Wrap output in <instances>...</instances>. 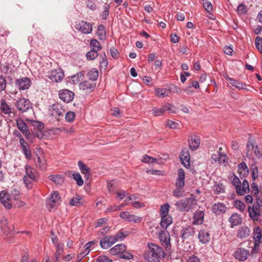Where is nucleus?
<instances>
[{"mask_svg":"<svg viewBox=\"0 0 262 262\" xmlns=\"http://www.w3.org/2000/svg\"><path fill=\"white\" fill-rule=\"evenodd\" d=\"M49 179L57 185H61L64 180L63 177L60 174L50 175Z\"/></svg>","mask_w":262,"mask_h":262,"instance_id":"34","label":"nucleus"},{"mask_svg":"<svg viewBox=\"0 0 262 262\" xmlns=\"http://www.w3.org/2000/svg\"><path fill=\"white\" fill-rule=\"evenodd\" d=\"M142 162L145 163H154L157 162V159L152 157H150L147 155L143 156L141 160Z\"/></svg>","mask_w":262,"mask_h":262,"instance_id":"54","label":"nucleus"},{"mask_svg":"<svg viewBox=\"0 0 262 262\" xmlns=\"http://www.w3.org/2000/svg\"><path fill=\"white\" fill-rule=\"evenodd\" d=\"M119 257L122 259L130 260L133 258V255L131 253L126 252L125 250L124 252L120 253Z\"/></svg>","mask_w":262,"mask_h":262,"instance_id":"58","label":"nucleus"},{"mask_svg":"<svg viewBox=\"0 0 262 262\" xmlns=\"http://www.w3.org/2000/svg\"><path fill=\"white\" fill-rule=\"evenodd\" d=\"M203 6L208 12H210L213 11L212 5L211 4V2L208 1H204Z\"/></svg>","mask_w":262,"mask_h":262,"instance_id":"62","label":"nucleus"},{"mask_svg":"<svg viewBox=\"0 0 262 262\" xmlns=\"http://www.w3.org/2000/svg\"><path fill=\"white\" fill-rule=\"evenodd\" d=\"M238 172L241 179L248 176L249 170L245 162H243L238 165Z\"/></svg>","mask_w":262,"mask_h":262,"instance_id":"27","label":"nucleus"},{"mask_svg":"<svg viewBox=\"0 0 262 262\" xmlns=\"http://www.w3.org/2000/svg\"><path fill=\"white\" fill-rule=\"evenodd\" d=\"M250 191L249 184L247 180L244 179L241 184V187L239 190H238V195H244L245 194L248 193Z\"/></svg>","mask_w":262,"mask_h":262,"instance_id":"31","label":"nucleus"},{"mask_svg":"<svg viewBox=\"0 0 262 262\" xmlns=\"http://www.w3.org/2000/svg\"><path fill=\"white\" fill-rule=\"evenodd\" d=\"M232 184L235 187L236 192L237 194V192H238V190H239L241 187V182L239 179L234 174L232 180Z\"/></svg>","mask_w":262,"mask_h":262,"instance_id":"46","label":"nucleus"},{"mask_svg":"<svg viewBox=\"0 0 262 262\" xmlns=\"http://www.w3.org/2000/svg\"><path fill=\"white\" fill-rule=\"evenodd\" d=\"M246 148L247 150V154L251 150H253L254 154L257 158H259L260 157H261V153L258 150V146L257 145H255L254 140L252 139L251 137L248 138L247 143L246 145Z\"/></svg>","mask_w":262,"mask_h":262,"instance_id":"11","label":"nucleus"},{"mask_svg":"<svg viewBox=\"0 0 262 262\" xmlns=\"http://www.w3.org/2000/svg\"><path fill=\"white\" fill-rule=\"evenodd\" d=\"M98 56V52H97L95 50H91L90 51H89L86 54V58L88 60H94L96 58H97Z\"/></svg>","mask_w":262,"mask_h":262,"instance_id":"52","label":"nucleus"},{"mask_svg":"<svg viewBox=\"0 0 262 262\" xmlns=\"http://www.w3.org/2000/svg\"><path fill=\"white\" fill-rule=\"evenodd\" d=\"M125 250L126 246L124 244H120L116 245L114 247L111 248L109 250V252L111 255H118L119 256L120 255V253H121L123 252H124Z\"/></svg>","mask_w":262,"mask_h":262,"instance_id":"24","label":"nucleus"},{"mask_svg":"<svg viewBox=\"0 0 262 262\" xmlns=\"http://www.w3.org/2000/svg\"><path fill=\"white\" fill-rule=\"evenodd\" d=\"M1 227L4 232H9L11 231L10 228L8 226V221L6 217L3 216L0 221Z\"/></svg>","mask_w":262,"mask_h":262,"instance_id":"35","label":"nucleus"},{"mask_svg":"<svg viewBox=\"0 0 262 262\" xmlns=\"http://www.w3.org/2000/svg\"><path fill=\"white\" fill-rule=\"evenodd\" d=\"M227 208L223 203L217 202L213 205L212 211L216 215H222L226 212Z\"/></svg>","mask_w":262,"mask_h":262,"instance_id":"14","label":"nucleus"},{"mask_svg":"<svg viewBox=\"0 0 262 262\" xmlns=\"http://www.w3.org/2000/svg\"><path fill=\"white\" fill-rule=\"evenodd\" d=\"M31 84V79L27 77L19 78L15 80V86L19 90H27L30 87Z\"/></svg>","mask_w":262,"mask_h":262,"instance_id":"7","label":"nucleus"},{"mask_svg":"<svg viewBox=\"0 0 262 262\" xmlns=\"http://www.w3.org/2000/svg\"><path fill=\"white\" fill-rule=\"evenodd\" d=\"M156 94L160 97H164L168 96L167 90L165 89L157 88L155 90Z\"/></svg>","mask_w":262,"mask_h":262,"instance_id":"63","label":"nucleus"},{"mask_svg":"<svg viewBox=\"0 0 262 262\" xmlns=\"http://www.w3.org/2000/svg\"><path fill=\"white\" fill-rule=\"evenodd\" d=\"M31 125L39 131H41L44 128L43 123L38 121L32 120Z\"/></svg>","mask_w":262,"mask_h":262,"instance_id":"55","label":"nucleus"},{"mask_svg":"<svg viewBox=\"0 0 262 262\" xmlns=\"http://www.w3.org/2000/svg\"><path fill=\"white\" fill-rule=\"evenodd\" d=\"M261 242L254 241V246L252 247L251 254V255L256 254L258 253L259 250L260 244Z\"/></svg>","mask_w":262,"mask_h":262,"instance_id":"61","label":"nucleus"},{"mask_svg":"<svg viewBox=\"0 0 262 262\" xmlns=\"http://www.w3.org/2000/svg\"><path fill=\"white\" fill-rule=\"evenodd\" d=\"M197 200L192 194L188 198L180 200L175 203L177 209L181 212L188 211L197 204Z\"/></svg>","mask_w":262,"mask_h":262,"instance_id":"2","label":"nucleus"},{"mask_svg":"<svg viewBox=\"0 0 262 262\" xmlns=\"http://www.w3.org/2000/svg\"><path fill=\"white\" fill-rule=\"evenodd\" d=\"M236 83H235V85H233L235 87L236 89L238 90H246V91H249V89L247 88V85L245 83L243 82H241L236 80H235Z\"/></svg>","mask_w":262,"mask_h":262,"instance_id":"59","label":"nucleus"},{"mask_svg":"<svg viewBox=\"0 0 262 262\" xmlns=\"http://www.w3.org/2000/svg\"><path fill=\"white\" fill-rule=\"evenodd\" d=\"M48 77L53 82H60L64 77L63 70L60 68L54 69L51 71Z\"/></svg>","mask_w":262,"mask_h":262,"instance_id":"4","label":"nucleus"},{"mask_svg":"<svg viewBox=\"0 0 262 262\" xmlns=\"http://www.w3.org/2000/svg\"><path fill=\"white\" fill-rule=\"evenodd\" d=\"M105 29L103 25H100L98 27L97 34L100 39H104L105 38Z\"/></svg>","mask_w":262,"mask_h":262,"instance_id":"39","label":"nucleus"},{"mask_svg":"<svg viewBox=\"0 0 262 262\" xmlns=\"http://www.w3.org/2000/svg\"><path fill=\"white\" fill-rule=\"evenodd\" d=\"M247 11V7L243 4H240L237 8V12L239 15H244Z\"/></svg>","mask_w":262,"mask_h":262,"instance_id":"53","label":"nucleus"},{"mask_svg":"<svg viewBox=\"0 0 262 262\" xmlns=\"http://www.w3.org/2000/svg\"><path fill=\"white\" fill-rule=\"evenodd\" d=\"M185 171L183 169L179 168L178 170V177L177 178L175 186L181 187L185 186Z\"/></svg>","mask_w":262,"mask_h":262,"instance_id":"23","label":"nucleus"},{"mask_svg":"<svg viewBox=\"0 0 262 262\" xmlns=\"http://www.w3.org/2000/svg\"><path fill=\"white\" fill-rule=\"evenodd\" d=\"M26 176L28 177L32 181H36L37 180L36 171L31 166L27 165L26 166Z\"/></svg>","mask_w":262,"mask_h":262,"instance_id":"28","label":"nucleus"},{"mask_svg":"<svg viewBox=\"0 0 262 262\" xmlns=\"http://www.w3.org/2000/svg\"><path fill=\"white\" fill-rule=\"evenodd\" d=\"M75 28L84 34H90L93 30L92 25L90 23L83 20L76 24Z\"/></svg>","mask_w":262,"mask_h":262,"instance_id":"10","label":"nucleus"},{"mask_svg":"<svg viewBox=\"0 0 262 262\" xmlns=\"http://www.w3.org/2000/svg\"><path fill=\"white\" fill-rule=\"evenodd\" d=\"M169 208L170 205L168 203L162 205L160 210V216L168 215Z\"/></svg>","mask_w":262,"mask_h":262,"instance_id":"43","label":"nucleus"},{"mask_svg":"<svg viewBox=\"0 0 262 262\" xmlns=\"http://www.w3.org/2000/svg\"><path fill=\"white\" fill-rule=\"evenodd\" d=\"M166 254L163 249L152 243H147V249L145 250L143 256L148 262H160L165 258Z\"/></svg>","mask_w":262,"mask_h":262,"instance_id":"1","label":"nucleus"},{"mask_svg":"<svg viewBox=\"0 0 262 262\" xmlns=\"http://www.w3.org/2000/svg\"><path fill=\"white\" fill-rule=\"evenodd\" d=\"M195 229L193 227H189L186 228H183L181 232V237L183 240L188 239L190 237L194 235Z\"/></svg>","mask_w":262,"mask_h":262,"instance_id":"25","label":"nucleus"},{"mask_svg":"<svg viewBox=\"0 0 262 262\" xmlns=\"http://www.w3.org/2000/svg\"><path fill=\"white\" fill-rule=\"evenodd\" d=\"M181 163L183 166L187 169L190 167V157L189 150L184 148L182 149V151L179 156Z\"/></svg>","mask_w":262,"mask_h":262,"instance_id":"8","label":"nucleus"},{"mask_svg":"<svg viewBox=\"0 0 262 262\" xmlns=\"http://www.w3.org/2000/svg\"><path fill=\"white\" fill-rule=\"evenodd\" d=\"M210 236L209 231L205 229H202L199 232L198 238L199 242L203 244H206L209 243L210 239Z\"/></svg>","mask_w":262,"mask_h":262,"instance_id":"20","label":"nucleus"},{"mask_svg":"<svg viewBox=\"0 0 262 262\" xmlns=\"http://www.w3.org/2000/svg\"><path fill=\"white\" fill-rule=\"evenodd\" d=\"M49 202H52L55 204L59 205L60 203V197L58 192L54 191L51 195Z\"/></svg>","mask_w":262,"mask_h":262,"instance_id":"37","label":"nucleus"},{"mask_svg":"<svg viewBox=\"0 0 262 262\" xmlns=\"http://www.w3.org/2000/svg\"><path fill=\"white\" fill-rule=\"evenodd\" d=\"M90 45L91 50H95L97 52H98L102 49L100 42L95 39H93L91 40Z\"/></svg>","mask_w":262,"mask_h":262,"instance_id":"38","label":"nucleus"},{"mask_svg":"<svg viewBox=\"0 0 262 262\" xmlns=\"http://www.w3.org/2000/svg\"><path fill=\"white\" fill-rule=\"evenodd\" d=\"M78 165L84 178L88 179L91 176L90 168L84 162L81 161H78Z\"/></svg>","mask_w":262,"mask_h":262,"instance_id":"22","label":"nucleus"},{"mask_svg":"<svg viewBox=\"0 0 262 262\" xmlns=\"http://www.w3.org/2000/svg\"><path fill=\"white\" fill-rule=\"evenodd\" d=\"M250 234L249 228L246 226L239 227L236 230V236L241 239L247 238Z\"/></svg>","mask_w":262,"mask_h":262,"instance_id":"19","label":"nucleus"},{"mask_svg":"<svg viewBox=\"0 0 262 262\" xmlns=\"http://www.w3.org/2000/svg\"><path fill=\"white\" fill-rule=\"evenodd\" d=\"M16 125L18 129L25 135L27 139H29L31 136L30 130L28 125L21 119H18L16 121Z\"/></svg>","mask_w":262,"mask_h":262,"instance_id":"12","label":"nucleus"},{"mask_svg":"<svg viewBox=\"0 0 262 262\" xmlns=\"http://www.w3.org/2000/svg\"><path fill=\"white\" fill-rule=\"evenodd\" d=\"M51 109L53 111V115L57 116L58 117L63 116L66 110L63 108V105L58 102L54 103L51 106Z\"/></svg>","mask_w":262,"mask_h":262,"instance_id":"15","label":"nucleus"},{"mask_svg":"<svg viewBox=\"0 0 262 262\" xmlns=\"http://www.w3.org/2000/svg\"><path fill=\"white\" fill-rule=\"evenodd\" d=\"M253 239L255 242H261V230L260 227H256L253 231Z\"/></svg>","mask_w":262,"mask_h":262,"instance_id":"36","label":"nucleus"},{"mask_svg":"<svg viewBox=\"0 0 262 262\" xmlns=\"http://www.w3.org/2000/svg\"><path fill=\"white\" fill-rule=\"evenodd\" d=\"M95 86V82L92 81L85 80L79 84L80 89L85 91L86 93H90L93 91Z\"/></svg>","mask_w":262,"mask_h":262,"instance_id":"17","label":"nucleus"},{"mask_svg":"<svg viewBox=\"0 0 262 262\" xmlns=\"http://www.w3.org/2000/svg\"><path fill=\"white\" fill-rule=\"evenodd\" d=\"M59 98L66 103L71 102L74 98V93L68 89H62L59 91Z\"/></svg>","mask_w":262,"mask_h":262,"instance_id":"5","label":"nucleus"},{"mask_svg":"<svg viewBox=\"0 0 262 262\" xmlns=\"http://www.w3.org/2000/svg\"><path fill=\"white\" fill-rule=\"evenodd\" d=\"M75 113L73 112L69 111L67 113L65 116V119L68 122H72L75 118Z\"/></svg>","mask_w":262,"mask_h":262,"instance_id":"57","label":"nucleus"},{"mask_svg":"<svg viewBox=\"0 0 262 262\" xmlns=\"http://www.w3.org/2000/svg\"><path fill=\"white\" fill-rule=\"evenodd\" d=\"M176 188L173 190V195L177 198H180L183 196V191H182V189L184 186H181V187H179L178 186H176Z\"/></svg>","mask_w":262,"mask_h":262,"instance_id":"47","label":"nucleus"},{"mask_svg":"<svg viewBox=\"0 0 262 262\" xmlns=\"http://www.w3.org/2000/svg\"><path fill=\"white\" fill-rule=\"evenodd\" d=\"M200 144V137L196 135L191 136L188 139L189 148L193 151L195 150Z\"/></svg>","mask_w":262,"mask_h":262,"instance_id":"18","label":"nucleus"},{"mask_svg":"<svg viewBox=\"0 0 262 262\" xmlns=\"http://www.w3.org/2000/svg\"><path fill=\"white\" fill-rule=\"evenodd\" d=\"M233 205L241 212H243L246 208V205L242 201L239 200L234 201Z\"/></svg>","mask_w":262,"mask_h":262,"instance_id":"45","label":"nucleus"},{"mask_svg":"<svg viewBox=\"0 0 262 262\" xmlns=\"http://www.w3.org/2000/svg\"><path fill=\"white\" fill-rule=\"evenodd\" d=\"M248 211L250 217L253 221H258L260 215V211L255 210L253 207L248 206Z\"/></svg>","mask_w":262,"mask_h":262,"instance_id":"30","label":"nucleus"},{"mask_svg":"<svg viewBox=\"0 0 262 262\" xmlns=\"http://www.w3.org/2000/svg\"><path fill=\"white\" fill-rule=\"evenodd\" d=\"M98 72L96 69H93L88 73V76L92 81L96 80L98 77Z\"/></svg>","mask_w":262,"mask_h":262,"instance_id":"41","label":"nucleus"},{"mask_svg":"<svg viewBox=\"0 0 262 262\" xmlns=\"http://www.w3.org/2000/svg\"><path fill=\"white\" fill-rule=\"evenodd\" d=\"M0 202L7 209H10L12 205L10 194L6 190L0 192Z\"/></svg>","mask_w":262,"mask_h":262,"instance_id":"6","label":"nucleus"},{"mask_svg":"<svg viewBox=\"0 0 262 262\" xmlns=\"http://www.w3.org/2000/svg\"><path fill=\"white\" fill-rule=\"evenodd\" d=\"M73 178L76 181L77 184L80 186L83 184V181L79 172H75L72 174Z\"/></svg>","mask_w":262,"mask_h":262,"instance_id":"48","label":"nucleus"},{"mask_svg":"<svg viewBox=\"0 0 262 262\" xmlns=\"http://www.w3.org/2000/svg\"><path fill=\"white\" fill-rule=\"evenodd\" d=\"M119 216L129 222H131V220H132V217H133L132 216V214H130L129 212L127 211L121 212L119 214Z\"/></svg>","mask_w":262,"mask_h":262,"instance_id":"60","label":"nucleus"},{"mask_svg":"<svg viewBox=\"0 0 262 262\" xmlns=\"http://www.w3.org/2000/svg\"><path fill=\"white\" fill-rule=\"evenodd\" d=\"M100 246L102 249H107L111 247L109 240L107 239V237L105 236L100 241Z\"/></svg>","mask_w":262,"mask_h":262,"instance_id":"50","label":"nucleus"},{"mask_svg":"<svg viewBox=\"0 0 262 262\" xmlns=\"http://www.w3.org/2000/svg\"><path fill=\"white\" fill-rule=\"evenodd\" d=\"M102 59L100 62V68H104V69L107 67L108 64L107 58L106 56L105 52H102L100 54Z\"/></svg>","mask_w":262,"mask_h":262,"instance_id":"44","label":"nucleus"},{"mask_svg":"<svg viewBox=\"0 0 262 262\" xmlns=\"http://www.w3.org/2000/svg\"><path fill=\"white\" fill-rule=\"evenodd\" d=\"M223 156H225L224 152L218 151V154H213L211 156V159L214 162H218L219 163H221V159Z\"/></svg>","mask_w":262,"mask_h":262,"instance_id":"51","label":"nucleus"},{"mask_svg":"<svg viewBox=\"0 0 262 262\" xmlns=\"http://www.w3.org/2000/svg\"><path fill=\"white\" fill-rule=\"evenodd\" d=\"M110 6L109 5H106L104 8V10L102 12L101 17L103 20H105L109 15V11Z\"/></svg>","mask_w":262,"mask_h":262,"instance_id":"64","label":"nucleus"},{"mask_svg":"<svg viewBox=\"0 0 262 262\" xmlns=\"http://www.w3.org/2000/svg\"><path fill=\"white\" fill-rule=\"evenodd\" d=\"M7 80L5 77L0 74V93L6 91Z\"/></svg>","mask_w":262,"mask_h":262,"instance_id":"49","label":"nucleus"},{"mask_svg":"<svg viewBox=\"0 0 262 262\" xmlns=\"http://www.w3.org/2000/svg\"><path fill=\"white\" fill-rule=\"evenodd\" d=\"M159 238L163 246H165V248L169 249L171 247L170 244V235L168 232L162 231L159 233Z\"/></svg>","mask_w":262,"mask_h":262,"instance_id":"13","label":"nucleus"},{"mask_svg":"<svg viewBox=\"0 0 262 262\" xmlns=\"http://www.w3.org/2000/svg\"><path fill=\"white\" fill-rule=\"evenodd\" d=\"M15 106L21 113L26 112L32 107L30 101L25 98H18L15 103Z\"/></svg>","mask_w":262,"mask_h":262,"instance_id":"3","label":"nucleus"},{"mask_svg":"<svg viewBox=\"0 0 262 262\" xmlns=\"http://www.w3.org/2000/svg\"><path fill=\"white\" fill-rule=\"evenodd\" d=\"M229 222L232 225V227L240 225L242 222L241 215L235 213L231 215L229 219Z\"/></svg>","mask_w":262,"mask_h":262,"instance_id":"29","label":"nucleus"},{"mask_svg":"<svg viewBox=\"0 0 262 262\" xmlns=\"http://www.w3.org/2000/svg\"><path fill=\"white\" fill-rule=\"evenodd\" d=\"M55 247L56 248V252L54 258V259H55L54 262H59V258L63 252L64 245L63 244H57Z\"/></svg>","mask_w":262,"mask_h":262,"instance_id":"33","label":"nucleus"},{"mask_svg":"<svg viewBox=\"0 0 262 262\" xmlns=\"http://www.w3.org/2000/svg\"><path fill=\"white\" fill-rule=\"evenodd\" d=\"M160 225L165 229L172 223V218L170 215L161 216Z\"/></svg>","mask_w":262,"mask_h":262,"instance_id":"32","label":"nucleus"},{"mask_svg":"<svg viewBox=\"0 0 262 262\" xmlns=\"http://www.w3.org/2000/svg\"><path fill=\"white\" fill-rule=\"evenodd\" d=\"M84 203V199L81 196L76 194L75 197H73L70 200L69 204L72 206L81 207L83 205Z\"/></svg>","mask_w":262,"mask_h":262,"instance_id":"26","label":"nucleus"},{"mask_svg":"<svg viewBox=\"0 0 262 262\" xmlns=\"http://www.w3.org/2000/svg\"><path fill=\"white\" fill-rule=\"evenodd\" d=\"M0 110L5 115H8L10 117L12 116L11 115L13 116L15 115L14 112L12 111V108L10 107L4 99H2L1 100Z\"/></svg>","mask_w":262,"mask_h":262,"instance_id":"16","label":"nucleus"},{"mask_svg":"<svg viewBox=\"0 0 262 262\" xmlns=\"http://www.w3.org/2000/svg\"><path fill=\"white\" fill-rule=\"evenodd\" d=\"M22 152L24 154L25 158L28 160H30L32 158V152L29 145L24 146L21 147Z\"/></svg>","mask_w":262,"mask_h":262,"instance_id":"40","label":"nucleus"},{"mask_svg":"<svg viewBox=\"0 0 262 262\" xmlns=\"http://www.w3.org/2000/svg\"><path fill=\"white\" fill-rule=\"evenodd\" d=\"M233 255L236 259L244 261L247 259L249 251L244 248H238L236 249Z\"/></svg>","mask_w":262,"mask_h":262,"instance_id":"9","label":"nucleus"},{"mask_svg":"<svg viewBox=\"0 0 262 262\" xmlns=\"http://www.w3.org/2000/svg\"><path fill=\"white\" fill-rule=\"evenodd\" d=\"M255 45L256 49L262 54V38L257 36L255 40Z\"/></svg>","mask_w":262,"mask_h":262,"instance_id":"56","label":"nucleus"},{"mask_svg":"<svg viewBox=\"0 0 262 262\" xmlns=\"http://www.w3.org/2000/svg\"><path fill=\"white\" fill-rule=\"evenodd\" d=\"M205 213L204 211L201 210H197L196 211L193 216V225H201L203 224L204 222Z\"/></svg>","mask_w":262,"mask_h":262,"instance_id":"21","label":"nucleus"},{"mask_svg":"<svg viewBox=\"0 0 262 262\" xmlns=\"http://www.w3.org/2000/svg\"><path fill=\"white\" fill-rule=\"evenodd\" d=\"M35 165L41 170L46 169V164L45 160H41L40 158L37 156V159L35 160Z\"/></svg>","mask_w":262,"mask_h":262,"instance_id":"42","label":"nucleus"}]
</instances>
